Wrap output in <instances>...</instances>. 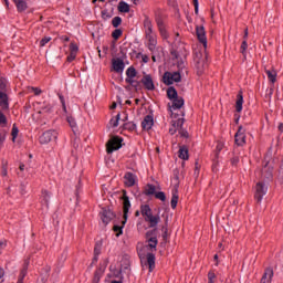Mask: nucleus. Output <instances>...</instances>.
I'll return each instance as SVG.
<instances>
[{
    "label": "nucleus",
    "mask_w": 283,
    "mask_h": 283,
    "mask_svg": "<svg viewBox=\"0 0 283 283\" xmlns=\"http://www.w3.org/2000/svg\"><path fill=\"white\" fill-rule=\"evenodd\" d=\"M123 196L120 197V200H123V221L122 226H114L113 231L116 233V237L123 235V229L125 224H127V218L129 213V209H132V201H129V197L127 196V190L122 191Z\"/></svg>",
    "instance_id": "1"
},
{
    "label": "nucleus",
    "mask_w": 283,
    "mask_h": 283,
    "mask_svg": "<svg viewBox=\"0 0 283 283\" xmlns=\"http://www.w3.org/2000/svg\"><path fill=\"white\" fill-rule=\"evenodd\" d=\"M140 213L145 222H149L150 229H156V227H158V222H160V216H154V213H151V207H149V205H142Z\"/></svg>",
    "instance_id": "2"
},
{
    "label": "nucleus",
    "mask_w": 283,
    "mask_h": 283,
    "mask_svg": "<svg viewBox=\"0 0 283 283\" xmlns=\"http://www.w3.org/2000/svg\"><path fill=\"white\" fill-rule=\"evenodd\" d=\"M193 61L197 75L202 76L205 74V70H207V57L202 56V52H196Z\"/></svg>",
    "instance_id": "3"
},
{
    "label": "nucleus",
    "mask_w": 283,
    "mask_h": 283,
    "mask_svg": "<svg viewBox=\"0 0 283 283\" xmlns=\"http://www.w3.org/2000/svg\"><path fill=\"white\" fill-rule=\"evenodd\" d=\"M163 83L165 85H174V83H180L182 81V75H180V72H165L163 75Z\"/></svg>",
    "instance_id": "4"
},
{
    "label": "nucleus",
    "mask_w": 283,
    "mask_h": 283,
    "mask_svg": "<svg viewBox=\"0 0 283 283\" xmlns=\"http://www.w3.org/2000/svg\"><path fill=\"white\" fill-rule=\"evenodd\" d=\"M120 147H123V138L118 136H114L106 143L107 154H114V151H118Z\"/></svg>",
    "instance_id": "5"
},
{
    "label": "nucleus",
    "mask_w": 283,
    "mask_h": 283,
    "mask_svg": "<svg viewBox=\"0 0 283 283\" xmlns=\"http://www.w3.org/2000/svg\"><path fill=\"white\" fill-rule=\"evenodd\" d=\"M268 191H269V187H266L265 182L259 181L255 185L254 199L256 200L258 205L262 202V199L264 198V196H266Z\"/></svg>",
    "instance_id": "6"
},
{
    "label": "nucleus",
    "mask_w": 283,
    "mask_h": 283,
    "mask_svg": "<svg viewBox=\"0 0 283 283\" xmlns=\"http://www.w3.org/2000/svg\"><path fill=\"white\" fill-rule=\"evenodd\" d=\"M99 218H101L103 224H105V227H107V223H109L111 221L114 220V218H116V213H114L113 211H111L107 208H103L102 211L99 212Z\"/></svg>",
    "instance_id": "7"
},
{
    "label": "nucleus",
    "mask_w": 283,
    "mask_h": 283,
    "mask_svg": "<svg viewBox=\"0 0 283 283\" xmlns=\"http://www.w3.org/2000/svg\"><path fill=\"white\" fill-rule=\"evenodd\" d=\"M245 132L247 130L244 129V127L239 126V129L234 135V142L238 147L247 145V135L244 134Z\"/></svg>",
    "instance_id": "8"
},
{
    "label": "nucleus",
    "mask_w": 283,
    "mask_h": 283,
    "mask_svg": "<svg viewBox=\"0 0 283 283\" xmlns=\"http://www.w3.org/2000/svg\"><path fill=\"white\" fill-rule=\"evenodd\" d=\"M140 83L144 85L145 90H148V92H154V90H156V85L154 84V78L149 74H145L140 78Z\"/></svg>",
    "instance_id": "9"
},
{
    "label": "nucleus",
    "mask_w": 283,
    "mask_h": 283,
    "mask_svg": "<svg viewBox=\"0 0 283 283\" xmlns=\"http://www.w3.org/2000/svg\"><path fill=\"white\" fill-rule=\"evenodd\" d=\"M55 138L56 133L54 130H46L40 136V143L41 145H48V143H52Z\"/></svg>",
    "instance_id": "10"
},
{
    "label": "nucleus",
    "mask_w": 283,
    "mask_h": 283,
    "mask_svg": "<svg viewBox=\"0 0 283 283\" xmlns=\"http://www.w3.org/2000/svg\"><path fill=\"white\" fill-rule=\"evenodd\" d=\"M196 34L199 43H202L203 48H207V31H205L203 25L196 27Z\"/></svg>",
    "instance_id": "11"
},
{
    "label": "nucleus",
    "mask_w": 283,
    "mask_h": 283,
    "mask_svg": "<svg viewBox=\"0 0 283 283\" xmlns=\"http://www.w3.org/2000/svg\"><path fill=\"white\" fill-rule=\"evenodd\" d=\"M112 65L114 72H116L117 74L123 73V71L125 70V62L120 57L113 59Z\"/></svg>",
    "instance_id": "12"
},
{
    "label": "nucleus",
    "mask_w": 283,
    "mask_h": 283,
    "mask_svg": "<svg viewBox=\"0 0 283 283\" xmlns=\"http://www.w3.org/2000/svg\"><path fill=\"white\" fill-rule=\"evenodd\" d=\"M154 127V115H146L142 122V128L145 132H149Z\"/></svg>",
    "instance_id": "13"
},
{
    "label": "nucleus",
    "mask_w": 283,
    "mask_h": 283,
    "mask_svg": "<svg viewBox=\"0 0 283 283\" xmlns=\"http://www.w3.org/2000/svg\"><path fill=\"white\" fill-rule=\"evenodd\" d=\"M172 102V104H168L169 107V112H171V109H181V107L185 105V98L178 96L174 99H170Z\"/></svg>",
    "instance_id": "14"
},
{
    "label": "nucleus",
    "mask_w": 283,
    "mask_h": 283,
    "mask_svg": "<svg viewBox=\"0 0 283 283\" xmlns=\"http://www.w3.org/2000/svg\"><path fill=\"white\" fill-rule=\"evenodd\" d=\"M146 260L149 269V273L156 269V254L154 253H147L146 254Z\"/></svg>",
    "instance_id": "15"
},
{
    "label": "nucleus",
    "mask_w": 283,
    "mask_h": 283,
    "mask_svg": "<svg viewBox=\"0 0 283 283\" xmlns=\"http://www.w3.org/2000/svg\"><path fill=\"white\" fill-rule=\"evenodd\" d=\"M126 187H134L136 185V175L134 172H126L124 176Z\"/></svg>",
    "instance_id": "16"
},
{
    "label": "nucleus",
    "mask_w": 283,
    "mask_h": 283,
    "mask_svg": "<svg viewBox=\"0 0 283 283\" xmlns=\"http://www.w3.org/2000/svg\"><path fill=\"white\" fill-rule=\"evenodd\" d=\"M18 12H25L28 10V0H12Z\"/></svg>",
    "instance_id": "17"
},
{
    "label": "nucleus",
    "mask_w": 283,
    "mask_h": 283,
    "mask_svg": "<svg viewBox=\"0 0 283 283\" xmlns=\"http://www.w3.org/2000/svg\"><path fill=\"white\" fill-rule=\"evenodd\" d=\"M242 105H244V95L242 91H239L237 95V102H235V112L238 113L242 112Z\"/></svg>",
    "instance_id": "18"
},
{
    "label": "nucleus",
    "mask_w": 283,
    "mask_h": 283,
    "mask_svg": "<svg viewBox=\"0 0 283 283\" xmlns=\"http://www.w3.org/2000/svg\"><path fill=\"white\" fill-rule=\"evenodd\" d=\"M0 107L1 109H10V103L8 102V94L0 91Z\"/></svg>",
    "instance_id": "19"
},
{
    "label": "nucleus",
    "mask_w": 283,
    "mask_h": 283,
    "mask_svg": "<svg viewBox=\"0 0 283 283\" xmlns=\"http://www.w3.org/2000/svg\"><path fill=\"white\" fill-rule=\"evenodd\" d=\"M262 177L266 180H271L273 178V168L269 167V164H265V166L261 170Z\"/></svg>",
    "instance_id": "20"
},
{
    "label": "nucleus",
    "mask_w": 283,
    "mask_h": 283,
    "mask_svg": "<svg viewBox=\"0 0 283 283\" xmlns=\"http://www.w3.org/2000/svg\"><path fill=\"white\" fill-rule=\"evenodd\" d=\"M28 266H30V261L25 260L24 263H23V268H22V270L20 272V276H19L17 283H23V280L28 275Z\"/></svg>",
    "instance_id": "21"
},
{
    "label": "nucleus",
    "mask_w": 283,
    "mask_h": 283,
    "mask_svg": "<svg viewBox=\"0 0 283 283\" xmlns=\"http://www.w3.org/2000/svg\"><path fill=\"white\" fill-rule=\"evenodd\" d=\"M272 279H273V269L271 268L265 269V272L261 279V283H271Z\"/></svg>",
    "instance_id": "22"
},
{
    "label": "nucleus",
    "mask_w": 283,
    "mask_h": 283,
    "mask_svg": "<svg viewBox=\"0 0 283 283\" xmlns=\"http://www.w3.org/2000/svg\"><path fill=\"white\" fill-rule=\"evenodd\" d=\"M150 52H153L151 60H153L154 63H156V62L160 61V59H163V55H161L163 54V48L158 46V48L154 49Z\"/></svg>",
    "instance_id": "23"
},
{
    "label": "nucleus",
    "mask_w": 283,
    "mask_h": 283,
    "mask_svg": "<svg viewBox=\"0 0 283 283\" xmlns=\"http://www.w3.org/2000/svg\"><path fill=\"white\" fill-rule=\"evenodd\" d=\"M178 156L181 160H189V148L185 145L180 146Z\"/></svg>",
    "instance_id": "24"
},
{
    "label": "nucleus",
    "mask_w": 283,
    "mask_h": 283,
    "mask_svg": "<svg viewBox=\"0 0 283 283\" xmlns=\"http://www.w3.org/2000/svg\"><path fill=\"white\" fill-rule=\"evenodd\" d=\"M265 74H266L270 83H275V81H277V71H275L274 69H272V70L265 69Z\"/></svg>",
    "instance_id": "25"
},
{
    "label": "nucleus",
    "mask_w": 283,
    "mask_h": 283,
    "mask_svg": "<svg viewBox=\"0 0 283 283\" xmlns=\"http://www.w3.org/2000/svg\"><path fill=\"white\" fill-rule=\"evenodd\" d=\"M178 188H175L172 190V197H171V200H170V207L171 209H176L178 207Z\"/></svg>",
    "instance_id": "26"
},
{
    "label": "nucleus",
    "mask_w": 283,
    "mask_h": 283,
    "mask_svg": "<svg viewBox=\"0 0 283 283\" xmlns=\"http://www.w3.org/2000/svg\"><path fill=\"white\" fill-rule=\"evenodd\" d=\"M167 98H169V101H174V98H178V91H176V87L169 86L167 88Z\"/></svg>",
    "instance_id": "27"
},
{
    "label": "nucleus",
    "mask_w": 283,
    "mask_h": 283,
    "mask_svg": "<svg viewBox=\"0 0 283 283\" xmlns=\"http://www.w3.org/2000/svg\"><path fill=\"white\" fill-rule=\"evenodd\" d=\"M144 28L146 29L145 34H151L154 32L151 20H149L148 17H146L144 20Z\"/></svg>",
    "instance_id": "28"
},
{
    "label": "nucleus",
    "mask_w": 283,
    "mask_h": 283,
    "mask_svg": "<svg viewBox=\"0 0 283 283\" xmlns=\"http://www.w3.org/2000/svg\"><path fill=\"white\" fill-rule=\"evenodd\" d=\"M146 39H148V49L150 51L156 50V39L151 35V33L146 34Z\"/></svg>",
    "instance_id": "29"
},
{
    "label": "nucleus",
    "mask_w": 283,
    "mask_h": 283,
    "mask_svg": "<svg viewBox=\"0 0 283 283\" xmlns=\"http://www.w3.org/2000/svg\"><path fill=\"white\" fill-rule=\"evenodd\" d=\"M145 196H156V186L148 184L144 190Z\"/></svg>",
    "instance_id": "30"
},
{
    "label": "nucleus",
    "mask_w": 283,
    "mask_h": 283,
    "mask_svg": "<svg viewBox=\"0 0 283 283\" xmlns=\"http://www.w3.org/2000/svg\"><path fill=\"white\" fill-rule=\"evenodd\" d=\"M167 227H168V220L166 219L165 226H163V228H161V231H163L161 238H163L164 242H167V240L169 238V229Z\"/></svg>",
    "instance_id": "31"
},
{
    "label": "nucleus",
    "mask_w": 283,
    "mask_h": 283,
    "mask_svg": "<svg viewBox=\"0 0 283 283\" xmlns=\"http://www.w3.org/2000/svg\"><path fill=\"white\" fill-rule=\"evenodd\" d=\"M118 12H129V4L125 1H120L117 7Z\"/></svg>",
    "instance_id": "32"
},
{
    "label": "nucleus",
    "mask_w": 283,
    "mask_h": 283,
    "mask_svg": "<svg viewBox=\"0 0 283 283\" xmlns=\"http://www.w3.org/2000/svg\"><path fill=\"white\" fill-rule=\"evenodd\" d=\"M66 120H67V123H69V125H70L72 132H73L74 134H76V119H74V117H72V116H67V117H66Z\"/></svg>",
    "instance_id": "33"
},
{
    "label": "nucleus",
    "mask_w": 283,
    "mask_h": 283,
    "mask_svg": "<svg viewBox=\"0 0 283 283\" xmlns=\"http://www.w3.org/2000/svg\"><path fill=\"white\" fill-rule=\"evenodd\" d=\"M123 129H127V132H136V123L127 122L123 125Z\"/></svg>",
    "instance_id": "34"
},
{
    "label": "nucleus",
    "mask_w": 283,
    "mask_h": 283,
    "mask_svg": "<svg viewBox=\"0 0 283 283\" xmlns=\"http://www.w3.org/2000/svg\"><path fill=\"white\" fill-rule=\"evenodd\" d=\"M147 242H153V244L148 243V249H154L156 251V248L158 247V238L157 237L149 238Z\"/></svg>",
    "instance_id": "35"
},
{
    "label": "nucleus",
    "mask_w": 283,
    "mask_h": 283,
    "mask_svg": "<svg viewBox=\"0 0 283 283\" xmlns=\"http://www.w3.org/2000/svg\"><path fill=\"white\" fill-rule=\"evenodd\" d=\"M136 74H137L136 67L134 66L128 67L126 71V76L129 78H136Z\"/></svg>",
    "instance_id": "36"
},
{
    "label": "nucleus",
    "mask_w": 283,
    "mask_h": 283,
    "mask_svg": "<svg viewBox=\"0 0 283 283\" xmlns=\"http://www.w3.org/2000/svg\"><path fill=\"white\" fill-rule=\"evenodd\" d=\"M42 197H43L44 205H46V207H50V191L42 190Z\"/></svg>",
    "instance_id": "37"
},
{
    "label": "nucleus",
    "mask_w": 283,
    "mask_h": 283,
    "mask_svg": "<svg viewBox=\"0 0 283 283\" xmlns=\"http://www.w3.org/2000/svg\"><path fill=\"white\" fill-rule=\"evenodd\" d=\"M12 142L17 140V136H19V127H17V124H13L12 130H11Z\"/></svg>",
    "instance_id": "38"
},
{
    "label": "nucleus",
    "mask_w": 283,
    "mask_h": 283,
    "mask_svg": "<svg viewBox=\"0 0 283 283\" xmlns=\"http://www.w3.org/2000/svg\"><path fill=\"white\" fill-rule=\"evenodd\" d=\"M113 39H115V41H118V39H120V36H123V30L120 29H115L112 33Z\"/></svg>",
    "instance_id": "39"
},
{
    "label": "nucleus",
    "mask_w": 283,
    "mask_h": 283,
    "mask_svg": "<svg viewBox=\"0 0 283 283\" xmlns=\"http://www.w3.org/2000/svg\"><path fill=\"white\" fill-rule=\"evenodd\" d=\"M249 48V44L247 43V40H243L241 43V54L247 57V49Z\"/></svg>",
    "instance_id": "40"
},
{
    "label": "nucleus",
    "mask_w": 283,
    "mask_h": 283,
    "mask_svg": "<svg viewBox=\"0 0 283 283\" xmlns=\"http://www.w3.org/2000/svg\"><path fill=\"white\" fill-rule=\"evenodd\" d=\"M123 23V19L120 17H115L112 20L113 28H118Z\"/></svg>",
    "instance_id": "41"
},
{
    "label": "nucleus",
    "mask_w": 283,
    "mask_h": 283,
    "mask_svg": "<svg viewBox=\"0 0 283 283\" xmlns=\"http://www.w3.org/2000/svg\"><path fill=\"white\" fill-rule=\"evenodd\" d=\"M155 198L157 200H161V202H165V200H167V196L163 191L156 192L155 193Z\"/></svg>",
    "instance_id": "42"
},
{
    "label": "nucleus",
    "mask_w": 283,
    "mask_h": 283,
    "mask_svg": "<svg viewBox=\"0 0 283 283\" xmlns=\"http://www.w3.org/2000/svg\"><path fill=\"white\" fill-rule=\"evenodd\" d=\"M118 120H120V114H117L116 117H115V119L112 118V119L109 120V125H112V127H117V126H118Z\"/></svg>",
    "instance_id": "43"
},
{
    "label": "nucleus",
    "mask_w": 283,
    "mask_h": 283,
    "mask_svg": "<svg viewBox=\"0 0 283 283\" xmlns=\"http://www.w3.org/2000/svg\"><path fill=\"white\" fill-rule=\"evenodd\" d=\"M70 53L71 54H77L78 53V45H76V43L72 42L70 44Z\"/></svg>",
    "instance_id": "44"
},
{
    "label": "nucleus",
    "mask_w": 283,
    "mask_h": 283,
    "mask_svg": "<svg viewBox=\"0 0 283 283\" xmlns=\"http://www.w3.org/2000/svg\"><path fill=\"white\" fill-rule=\"evenodd\" d=\"M52 41V38L50 36H45L40 41V48H45V45H48V43H50Z\"/></svg>",
    "instance_id": "45"
},
{
    "label": "nucleus",
    "mask_w": 283,
    "mask_h": 283,
    "mask_svg": "<svg viewBox=\"0 0 283 283\" xmlns=\"http://www.w3.org/2000/svg\"><path fill=\"white\" fill-rule=\"evenodd\" d=\"M101 282V270L95 271L93 283H99Z\"/></svg>",
    "instance_id": "46"
},
{
    "label": "nucleus",
    "mask_w": 283,
    "mask_h": 283,
    "mask_svg": "<svg viewBox=\"0 0 283 283\" xmlns=\"http://www.w3.org/2000/svg\"><path fill=\"white\" fill-rule=\"evenodd\" d=\"M156 231L157 229L154 228L153 230H149L146 232V239L149 240V238H156Z\"/></svg>",
    "instance_id": "47"
},
{
    "label": "nucleus",
    "mask_w": 283,
    "mask_h": 283,
    "mask_svg": "<svg viewBox=\"0 0 283 283\" xmlns=\"http://www.w3.org/2000/svg\"><path fill=\"white\" fill-rule=\"evenodd\" d=\"M0 125H3V126L8 125V118L1 111H0Z\"/></svg>",
    "instance_id": "48"
},
{
    "label": "nucleus",
    "mask_w": 283,
    "mask_h": 283,
    "mask_svg": "<svg viewBox=\"0 0 283 283\" xmlns=\"http://www.w3.org/2000/svg\"><path fill=\"white\" fill-rule=\"evenodd\" d=\"M170 54L172 56V61H178L180 59V54L176 50L170 51Z\"/></svg>",
    "instance_id": "49"
},
{
    "label": "nucleus",
    "mask_w": 283,
    "mask_h": 283,
    "mask_svg": "<svg viewBox=\"0 0 283 283\" xmlns=\"http://www.w3.org/2000/svg\"><path fill=\"white\" fill-rule=\"evenodd\" d=\"M222 149H224V144L222 142H218L217 148H216L217 155L220 154Z\"/></svg>",
    "instance_id": "50"
},
{
    "label": "nucleus",
    "mask_w": 283,
    "mask_h": 283,
    "mask_svg": "<svg viewBox=\"0 0 283 283\" xmlns=\"http://www.w3.org/2000/svg\"><path fill=\"white\" fill-rule=\"evenodd\" d=\"M179 134L182 138H189V133L185 128H179Z\"/></svg>",
    "instance_id": "51"
},
{
    "label": "nucleus",
    "mask_w": 283,
    "mask_h": 283,
    "mask_svg": "<svg viewBox=\"0 0 283 283\" xmlns=\"http://www.w3.org/2000/svg\"><path fill=\"white\" fill-rule=\"evenodd\" d=\"M175 122L177 123V127H179V129H182V126L185 125V118H178Z\"/></svg>",
    "instance_id": "52"
},
{
    "label": "nucleus",
    "mask_w": 283,
    "mask_h": 283,
    "mask_svg": "<svg viewBox=\"0 0 283 283\" xmlns=\"http://www.w3.org/2000/svg\"><path fill=\"white\" fill-rule=\"evenodd\" d=\"M2 176H8V163L2 164Z\"/></svg>",
    "instance_id": "53"
},
{
    "label": "nucleus",
    "mask_w": 283,
    "mask_h": 283,
    "mask_svg": "<svg viewBox=\"0 0 283 283\" xmlns=\"http://www.w3.org/2000/svg\"><path fill=\"white\" fill-rule=\"evenodd\" d=\"M156 22H157L158 30H159L160 28H165V22L163 21L161 18H157V19H156Z\"/></svg>",
    "instance_id": "54"
},
{
    "label": "nucleus",
    "mask_w": 283,
    "mask_h": 283,
    "mask_svg": "<svg viewBox=\"0 0 283 283\" xmlns=\"http://www.w3.org/2000/svg\"><path fill=\"white\" fill-rule=\"evenodd\" d=\"M65 260H67V251H63L59 259L60 262H65Z\"/></svg>",
    "instance_id": "55"
},
{
    "label": "nucleus",
    "mask_w": 283,
    "mask_h": 283,
    "mask_svg": "<svg viewBox=\"0 0 283 283\" xmlns=\"http://www.w3.org/2000/svg\"><path fill=\"white\" fill-rule=\"evenodd\" d=\"M50 112H52V105H48V106L42 107V113L50 114Z\"/></svg>",
    "instance_id": "56"
},
{
    "label": "nucleus",
    "mask_w": 283,
    "mask_h": 283,
    "mask_svg": "<svg viewBox=\"0 0 283 283\" xmlns=\"http://www.w3.org/2000/svg\"><path fill=\"white\" fill-rule=\"evenodd\" d=\"M94 255H101V245H98V243L95 244L94 248Z\"/></svg>",
    "instance_id": "57"
},
{
    "label": "nucleus",
    "mask_w": 283,
    "mask_h": 283,
    "mask_svg": "<svg viewBox=\"0 0 283 283\" xmlns=\"http://www.w3.org/2000/svg\"><path fill=\"white\" fill-rule=\"evenodd\" d=\"M142 83H143V82H140V81H135L133 87H134V90H135L136 92H138V90L142 88V86H140Z\"/></svg>",
    "instance_id": "58"
},
{
    "label": "nucleus",
    "mask_w": 283,
    "mask_h": 283,
    "mask_svg": "<svg viewBox=\"0 0 283 283\" xmlns=\"http://www.w3.org/2000/svg\"><path fill=\"white\" fill-rule=\"evenodd\" d=\"M75 59H76V53H70L66 61H69V63H72V61H74Z\"/></svg>",
    "instance_id": "59"
},
{
    "label": "nucleus",
    "mask_w": 283,
    "mask_h": 283,
    "mask_svg": "<svg viewBox=\"0 0 283 283\" xmlns=\"http://www.w3.org/2000/svg\"><path fill=\"white\" fill-rule=\"evenodd\" d=\"M126 83H128V85H130L133 87L134 83H136V80H134V77H126Z\"/></svg>",
    "instance_id": "60"
},
{
    "label": "nucleus",
    "mask_w": 283,
    "mask_h": 283,
    "mask_svg": "<svg viewBox=\"0 0 283 283\" xmlns=\"http://www.w3.org/2000/svg\"><path fill=\"white\" fill-rule=\"evenodd\" d=\"M238 163H240V157H232L231 158V165H233L235 167L238 165Z\"/></svg>",
    "instance_id": "61"
},
{
    "label": "nucleus",
    "mask_w": 283,
    "mask_h": 283,
    "mask_svg": "<svg viewBox=\"0 0 283 283\" xmlns=\"http://www.w3.org/2000/svg\"><path fill=\"white\" fill-rule=\"evenodd\" d=\"M6 80L3 77H0V90H6Z\"/></svg>",
    "instance_id": "62"
},
{
    "label": "nucleus",
    "mask_w": 283,
    "mask_h": 283,
    "mask_svg": "<svg viewBox=\"0 0 283 283\" xmlns=\"http://www.w3.org/2000/svg\"><path fill=\"white\" fill-rule=\"evenodd\" d=\"M159 32H160L161 36H164V39H167V29H165V27L160 28Z\"/></svg>",
    "instance_id": "63"
},
{
    "label": "nucleus",
    "mask_w": 283,
    "mask_h": 283,
    "mask_svg": "<svg viewBox=\"0 0 283 283\" xmlns=\"http://www.w3.org/2000/svg\"><path fill=\"white\" fill-rule=\"evenodd\" d=\"M214 277H216V273L213 271H210L208 273V280H212L213 281Z\"/></svg>",
    "instance_id": "64"
}]
</instances>
